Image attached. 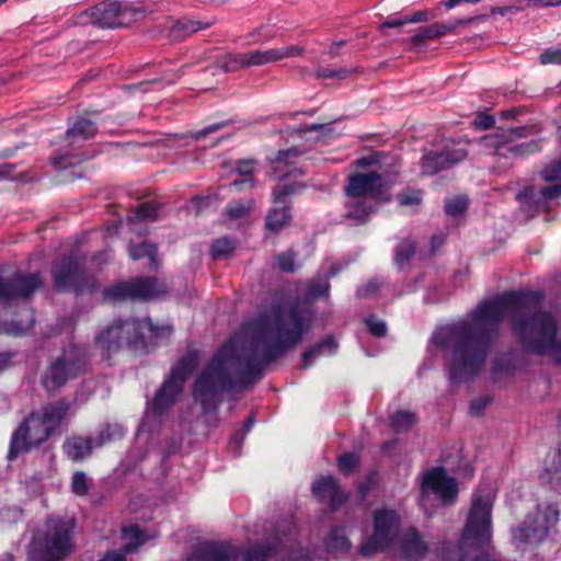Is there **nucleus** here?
Wrapping results in <instances>:
<instances>
[{"label":"nucleus","instance_id":"nucleus-3","mask_svg":"<svg viewBox=\"0 0 561 561\" xmlns=\"http://www.w3.org/2000/svg\"><path fill=\"white\" fill-rule=\"evenodd\" d=\"M265 543L251 546L244 553L230 541H207L197 545L188 561H298L291 549L296 540V527L286 517L268 529Z\"/></svg>","mask_w":561,"mask_h":561},{"label":"nucleus","instance_id":"nucleus-26","mask_svg":"<svg viewBox=\"0 0 561 561\" xmlns=\"http://www.w3.org/2000/svg\"><path fill=\"white\" fill-rule=\"evenodd\" d=\"M137 321L140 323L137 332L144 333V335L138 336V341H141L144 339H167L173 332L172 327H170L169 324L156 325L148 318Z\"/></svg>","mask_w":561,"mask_h":561},{"label":"nucleus","instance_id":"nucleus-29","mask_svg":"<svg viewBox=\"0 0 561 561\" xmlns=\"http://www.w3.org/2000/svg\"><path fill=\"white\" fill-rule=\"evenodd\" d=\"M547 482L561 489V450H556L546 460L545 476Z\"/></svg>","mask_w":561,"mask_h":561},{"label":"nucleus","instance_id":"nucleus-64","mask_svg":"<svg viewBox=\"0 0 561 561\" xmlns=\"http://www.w3.org/2000/svg\"><path fill=\"white\" fill-rule=\"evenodd\" d=\"M343 44H344V42H343V41L334 43V44L330 47V49H329V51H328V53H329V55H330L331 57H335V56L339 54V48H340Z\"/></svg>","mask_w":561,"mask_h":561},{"label":"nucleus","instance_id":"nucleus-23","mask_svg":"<svg viewBox=\"0 0 561 561\" xmlns=\"http://www.w3.org/2000/svg\"><path fill=\"white\" fill-rule=\"evenodd\" d=\"M94 447V438L72 436L65 442L62 448L71 460L80 461L89 457Z\"/></svg>","mask_w":561,"mask_h":561},{"label":"nucleus","instance_id":"nucleus-40","mask_svg":"<svg viewBox=\"0 0 561 561\" xmlns=\"http://www.w3.org/2000/svg\"><path fill=\"white\" fill-rule=\"evenodd\" d=\"M301 187L302 186L297 183H289L283 179L273 192L275 204H283L285 197L297 193Z\"/></svg>","mask_w":561,"mask_h":561},{"label":"nucleus","instance_id":"nucleus-56","mask_svg":"<svg viewBox=\"0 0 561 561\" xmlns=\"http://www.w3.org/2000/svg\"><path fill=\"white\" fill-rule=\"evenodd\" d=\"M379 288V283L377 280H371L364 287L358 289V296L362 298H367L375 294Z\"/></svg>","mask_w":561,"mask_h":561},{"label":"nucleus","instance_id":"nucleus-32","mask_svg":"<svg viewBox=\"0 0 561 561\" xmlns=\"http://www.w3.org/2000/svg\"><path fill=\"white\" fill-rule=\"evenodd\" d=\"M449 167L450 165L439 151H430L422 160V173L425 175H433Z\"/></svg>","mask_w":561,"mask_h":561},{"label":"nucleus","instance_id":"nucleus-52","mask_svg":"<svg viewBox=\"0 0 561 561\" xmlns=\"http://www.w3.org/2000/svg\"><path fill=\"white\" fill-rule=\"evenodd\" d=\"M433 38H438L434 24L420 28L413 41L414 43H420Z\"/></svg>","mask_w":561,"mask_h":561},{"label":"nucleus","instance_id":"nucleus-39","mask_svg":"<svg viewBox=\"0 0 561 561\" xmlns=\"http://www.w3.org/2000/svg\"><path fill=\"white\" fill-rule=\"evenodd\" d=\"M236 249V242L228 238L216 239L211 244V255L214 259H226Z\"/></svg>","mask_w":561,"mask_h":561},{"label":"nucleus","instance_id":"nucleus-30","mask_svg":"<svg viewBox=\"0 0 561 561\" xmlns=\"http://www.w3.org/2000/svg\"><path fill=\"white\" fill-rule=\"evenodd\" d=\"M95 133L96 128L93 123L87 119H81L76 122L72 127L68 129L67 137L72 144H75L78 140L92 138Z\"/></svg>","mask_w":561,"mask_h":561},{"label":"nucleus","instance_id":"nucleus-6","mask_svg":"<svg viewBox=\"0 0 561 561\" xmlns=\"http://www.w3.org/2000/svg\"><path fill=\"white\" fill-rule=\"evenodd\" d=\"M71 528L59 518L49 519L27 549L28 561H62L72 552Z\"/></svg>","mask_w":561,"mask_h":561},{"label":"nucleus","instance_id":"nucleus-13","mask_svg":"<svg viewBox=\"0 0 561 561\" xmlns=\"http://www.w3.org/2000/svg\"><path fill=\"white\" fill-rule=\"evenodd\" d=\"M458 495L457 483L445 469L438 467L426 471L421 480V505L427 507L433 500L444 505L453 504Z\"/></svg>","mask_w":561,"mask_h":561},{"label":"nucleus","instance_id":"nucleus-41","mask_svg":"<svg viewBox=\"0 0 561 561\" xmlns=\"http://www.w3.org/2000/svg\"><path fill=\"white\" fill-rule=\"evenodd\" d=\"M426 20H427L426 14L424 12L419 11V12L413 13L412 15H407V16H402V18H390L389 20L385 21L380 25V28L401 27L409 23H417V22L426 21Z\"/></svg>","mask_w":561,"mask_h":561},{"label":"nucleus","instance_id":"nucleus-24","mask_svg":"<svg viewBox=\"0 0 561 561\" xmlns=\"http://www.w3.org/2000/svg\"><path fill=\"white\" fill-rule=\"evenodd\" d=\"M542 178L546 182H556L541 190L543 199L557 198L561 195V161H554L542 170Z\"/></svg>","mask_w":561,"mask_h":561},{"label":"nucleus","instance_id":"nucleus-50","mask_svg":"<svg viewBox=\"0 0 561 561\" xmlns=\"http://www.w3.org/2000/svg\"><path fill=\"white\" fill-rule=\"evenodd\" d=\"M278 266L284 272L295 271V255L291 251L284 252L277 257Z\"/></svg>","mask_w":561,"mask_h":561},{"label":"nucleus","instance_id":"nucleus-5","mask_svg":"<svg viewBox=\"0 0 561 561\" xmlns=\"http://www.w3.org/2000/svg\"><path fill=\"white\" fill-rule=\"evenodd\" d=\"M197 365V357L193 354L182 357L171 369L170 376L164 380L156 393L152 404L147 408L139 426V434L151 432L154 423L159 421L174 404L180 396L188 375Z\"/></svg>","mask_w":561,"mask_h":561},{"label":"nucleus","instance_id":"nucleus-55","mask_svg":"<svg viewBox=\"0 0 561 561\" xmlns=\"http://www.w3.org/2000/svg\"><path fill=\"white\" fill-rule=\"evenodd\" d=\"M490 403V399L488 397H481L478 400H474L470 404V414L473 416H479L483 409Z\"/></svg>","mask_w":561,"mask_h":561},{"label":"nucleus","instance_id":"nucleus-21","mask_svg":"<svg viewBox=\"0 0 561 561\" xmlns=\"http://www.w3.org/2000/svg\"><path fill=\"white\" fill-rule=\"evenodd\" d=\"M148 537L137 527L128 526L123 529L124 548L107 552L100 561H125L127 553L142 545Z\"/></svg>","mask_w":561,"mask_h":561},{"label":"nucleus","instance_id":"nucleus-18","mask_svg":"<svg viewBox=\"0 0 561 561\" xmlns=\"http://www.w3.org/2000/svg\"><path fill=\"white\" fill-rule=\"evenodd\" d=\"M55 286L59 289L82 290L84 272L77 257L69 256L56 263L53 270Z\"/></svg>","mask_w":561,"mask_h":561},{"label":"nucleus","instance_id":"nucleus-28","mask_svg":"<svg viewBox=\"0 0 561 561\" xmlns=\"http://www.w3.org/2000/svg\"><path fill=\"white\" fill-rule=\"evenodd\" d=\"M337 347L336 342L332 337H327L317 346L305 352L302 355V367L308 368L312 365L313 360L323 355H332Z\"/></svg>","mask_w":561,"mask_h":561},{"label":"nucleus","instance_id":"nucleus-17","mask_svg":"<svg viewBox=\"0 0 561 561\" xmlns=\"http://www.w3.org/2000/svg\"><path fill=\"white\" fill-rule=\"evenodd\" d=\"M519 134L513 129L497 130L482 138H479L474 144L485 149H493L500 154H504L503 150H507L514 154H524L530 152L534 146L530 144H518L513 145L516 137Z\"/></svg>","mask_w":561,"mask_h":561},{"label":"nucleus","instance_id":"nucleus-53","mask_svg":"<svg viewBox=\"0 0 561 561\" xmlns=\"http://www.w3.org/2000/svg\"><path fill=\"white\" fill-rule=\"evenodd\" d=\"M540 62L542 65L561 64V49H547L540 55Z\"/></svg>","mask_w":561,"mask_h":561},{"label":"nucleus","instance_id":"nucleus-57","mask_svg":"<svg viewBox=\"0 0 561 561\" xmlns=\"http://www.w3.org/2000/svg\"><path fill=\"white\" fill-rule=\"evenodd\" d=\"M255 162L253 160L240 161L237 165V171L241 175H249L254 170Z\"/></svg>","mask_w":561,"mask_h":561},{"label":"nucleus","instance_id":"nucleus-62","mask_svg":"<svg viewBox=\"0 0 561 561\" xmlns=\"http://www.w3.org/2000/svg\"><path fill=\"white\" fill-rule=\"evenodd\" d=\"M535 196V190L533 187H526L522 193L518 194V198L523 202L527 198H533Z\"/></svg>","mask_w":561,"mask_h":561},{"label":"nucleus","instance_id":"nucleus-27","mask_svg":"<svg viewBox=\"0 0 561 561\" xmlns=\"http://www.w3.org/2000/svg\"><path fill=\"white\" fill-rule=\"evenodd\" d=\"M467 147L468 142L465 140H446L439 152L451 167L467 156Z\"/></svg>","mask_w":561,"mask_h":561},{"label":"nucleus","instance_id":"nucleus-60","mask_svg":"<svg viewBox=\"0 0 561 561\" xmlns=\"http://www.w3.org/2000/svg\"><path fill=\"white\" fill-rule=\"evenodd\" d=\"M221 127H222L221 124H214V125L207 126L205 129L199 130V131L196 133V138H201V137L206 136L207 134L217 131Z\"/></svg>","mask_w":561,"mask_h":561},{"label":"nucleus","instance_id":"nucleus-47","mask_svg":"<svg viewBox=\"0 0 561 561\" xmlns=\"http://www.w3.org/2000/svg\"><path fill=\"white\" fill-rule=\"evenodd\" d=\"M358 457L355 454H344L339 458V469L348 474L358 466Z\"/></svg>","mask_w":561,"mask_h":561},{"label":"nucleus","instance_id":"nucleus-10","mask_svg":"<svg viewBox=\"0 0 561 561\" xmlns=\"http://www.w3.org/2000/svg\"><path fill=\"white\" fill-rule=\"evenodd\" d=\"M558 519L559 511L554 505L539 506L536 512L529 514L513 530V540L518 548L536 546L545 539L549 529L557 524Z\"/></svg>","mask_w":561,"mask_h":561},{"label":"nucleus","instance_id":"nucleus-43","mask_svg":"<svg viewBox=\"0 0 561 561\" xmlns=\"http://www.w3.org/2000/svg\"><path fill=\"white\" fill-rule=\"evenodd\" d=\"M251 207L252 204L250 202L247 204L241 202L231 203L227 207V216L232 220L242 219L249 215Z\"/></svg>","mask_w":561,"mask_h":561},{"label":"nucleus","instance_id":"nucleus-36","mask_svg":"<svg viewBox=\"0 0 561 561\" xmlns=\"http://www.w3.org/2000/svg\"><path fill=\"white\" fill-rule=\"evenodd\" d=\"M124 434L125 430L123 426L118 424L107 425L101 430L98 436L94 438V446L101 447L108 442L122 438Z\"/></svg>","mask_w":561,"mask_h":561},{"label":"nucleus","instance_id":"nucleus-33","mask_svg":"<svg viewBox=\"0 0 561 561\" xmlns=\"http://www.w3.org/2000/svg\"><path fill=\"white\" fill-rule=\"evenodd\" d=\"M300 157L301 153L295 148L285 151H279L275 160V171L284 172L285 175H290L296 169L287 170V168L296 165L299 162Z\"/></svg>","mask_w":561,"mask_h":561},{"label":"nucleus","instance_id":"nucleus-37","mask_svg":"<svg viewBox=\"0 0 561 561\" xmlns=\"http://www.w3.org/2000/svg\"><path fill=\"white\" fill-rule=\"evenodd\" d=\"M416 422L415 414L410 411H397L391 416V426L396 432H405Z\"/></svg>","mask_w":561,"mask_h":561},{"label":"nucleus","instance_id":"nucleus-42","mask_svg":"<svg viewBox=\"0 0 561 561\" xmlns=\"http://www.w3.org/2000/svg\"><path fill=\"white\" fill-rule=\"evenodd\" d=\"M157 254V249L153 244L142 242L138 245L129 247V255L133 260H139L141 257H149L153 263Z\"/></svg>","mask_w":561,"mask_h":561},{"label":"nucleus","instance_id":"nucleus-59","mask_svg":"<svg viewBox=\"0 0 561 561\" xmlns=\"http://www.w3.org/2000/svg\"><path fill=\"white\" fill-rule=\"evenodd\" d=\"M379 157H380L379 153H375V154H371L368 157H364V158L359 159L357 162L362 167L371 165L379 161Z\"/></svg>","mask_w":561,"mask_h":561},{"label":"nucleus","instance_id":"nucleus-46","mask_svg":"<svg viewBox=\"0 0 561 561\" xmlns=\"http://www.w3.org/2000/svg\"><path fill=\"white\" fill-rule=\"evenodd\" d=\"M468 206V199L465 196H456L446 203V211L450 216H458L462 214Z\"/></svg>","mask_w":561,"mask_h":561},{"label":"nucleus","instance_id":"nucleus-9","mask_svg":"<svg viewBox=\"0 0 561 561\" xmlns=\"http://www.w3.org/2000/svg\"><path fill=\"white\" fill-rule=\"evenodd\" d=\"M139 12L126 2L103 0L82 11L78 15V23L93 24L101 28H116L130 24Z\"/></svg>","mask_w":561,"mask_h":561},{"label":"nucleus","instance_id":"nucleus-16","mask_svg":"<svg viewBox=\"0 0 561 561\" xmlns=\"http://www.w3.org/2000/svg\"><path fill=\"white\" fill-rule=\"evenodd\" d=\"M157 288L156 278H135L130 282L118 283L104 291V296L108 300L121 299H147L160 295Z\"/></svg>","mask_w":561,"mask_h":561},{"label":"nucleus","instance_id":"nucleus-7","mask_svg":"<svg viewBox=\"0 0 561 561\" xmlns=\"http://www.w3.org/2000/svg\"><path fill=\"white\" fill-rule=\"evenodd\" d=\"M388 183L371 171L350 176L346 187V211L353 219L363 220L373 210V201L387 199Z\"/></svg>","mask_w":561,"mask_h":561},{"label":"nucleus","instance_id":"nucleus-12","mask_svg":"<svg viewBox=\"0 0 561 561\" xmlns=\"http://www.w3.org/2000/svg\"><path fill=\"white\" fill-rule=\"evenodd\" d=\"M400 518L394 511L379 510L374 516V533L360 543L363 556H371L390 548L399 534Z\"/></svg>","mask_w":561,"mask_h":561},{"label":"nucleus","instance_id":"nucleus-8","mask_svg":"<svg viewBox=\"0 0 561 561\" xmlns=\"http://www.w3.org/2000/svg\"><path fill=\"white\" fill-rule=\"evenodd\" d=\"M88 362V353L83 346L68 345L46 369L42 385L48 392L57 390L69 379L76 378L83 371Z\"/></svg>","mask_w":561,"mask_h":561},{"label":"nucleus","instance_id":"nucleus-22","mask_svg":"<svg viewBox=\"0 0 561 561\" xmlns=\"http://www.w3.org/2000/svg\"><path fill=\"white\" fill-rule=\"evenodd\" d=\"M214 24V21H197L188 18H183L170 22L168 26V36L170 39L179 42L194 34L195 32L208 28Z\"/></svg>","mask_w":561,"mask_h":561},{"label":"nucleus","instance_id":"nucleus-51","mask_svg":"<svg viewBox=\"0 0 561 561\" xmlns=\"http://www.w3.org/2000/svg\"><path fill=\"white\" fill-rule=\"evenodd\" d=\"M462 24L461 20L454 22H444V23H434L436 28V34L438 37L445 36L447 34L454 33L458 25Z\"/></svg>","mask_w":561,"mask_h":561},{"label":"nucleus","instance_id":"nucleus-25","mask_svg":"<svg viewBox=\"0 0 561 561\" xmlns=\"http://www.w3.org/2000/svg\"><path fill=\"white\" fill-rule=\"evenodd\" d=\"M21 319L18 321H11L10 323H0V333L8 334H23L28 331L34 323V314L31 309L23 306L21 310Z\"/></svg>","mask_w":561,"mask_h":561},{"label":"nucleus","instance_id":"nucleus-58","mask_svg":"<svg viewBox=\"0 0 561 561\" xmlns=\"http://www.w3.org/2000/svg\"><path fill=\"white\" fill-rule=\"evenodd\" d=\"M316 77L318 79H335L334 69L321 67L317 69Z\"/></svg>","mask_w":561,"mask_h":561},{"label":"nucleus","instance_id":"nucleus-48","mask_svg":"<svg viewBox=\"0 0 561 561\" xmlns=\"http://www.w3.org/2000/svg\"><path fill=\"white\" fill-rule=\"evenodd\" d=\"M369 332L375 336H383L387 332L386 323L376 317H369L365 320Z\"/></svg>","mask_w":561,"mask_h":561},{"label":"nucleus","instance_id":"nucleus-63","mask_svg":"<svg viewBox=\"0 0 561 561\" xmlns=\"http://www.w3.org/2000/svg\"><path fill=\"white\" fill-rule=\"evenodd\" d=\"M236 190H241L243 186H252L251 179H243L241 181H233L231 184Z\"/></svg>","mask_w":561,"mask_h":561},{"label":"nucleus","instance_id":"nucleus-49","mask_svg":"<svg viewBox=\"0 0 561 561\" xmlns=\"http://www.w3.org/2000/svg\"><path fill=\"white\" fill-rule=\"evenodd\" d=\"M399 204L402 206L417 205L422 201L420 191H407L398 196Z\"/></svg>","mask_w":561,"mask_h":561},{"label":"nucleus","instance_id":"nucleus-14","mask_svg":"<svg viewBox=\"0 0 561 561\" xmlns=\"http://www.w3.org/2000/svg\"><path fill=\"white\" fill-rule=\"evenodd\" d=\"M305 48L298 45L268 48L265 50H251L244 54L229 55L224 65L227 71H236L240 68L264 66L287 58L301 56Z\"/></svg>","mask_w":561,"mask_h":561},{"label":"nucleus","instance_id":"nucleus-38","mask_svg":"<svg viewBox=\"0 0 561 561\" xmlns=\"http://www.w3.org/2000/svg\"><path fill=\"white\" fill-rule=\"evenodd\" d=\"M158 217V208L154 203L151 202H145L141 203L136 210L134 211L133 216L129 218V221L131 224H136L138 221L142 220H154Z\"/></svg>","mask_w":561,"mask_h":561},{"label":"nucleus","instance_id":"nucleus-19","mask_svg":"<svg viewBox=\"0 0 561 561\" xmlns=\"http://www.w3.org/2000/svg\"><path fill=\"white\" fill-rule=\"evenodd\" d=\"M312 493L320 501L328 503L333 508L346 500L345 493L340 489L335 478L323 476L312 484Z\"/></svg>","mask_w":561,"mask_h":561},{"label":"nucleus","instance_id":"nucleus-2","mask_svg":"<svg viewBox=\"0 0 561 561\" xmlns=\"http://www.w3.org/2000/svg\"><path fill=\"white\" fill-rule=\"evenodd\" d=\"M311 322L312 313L308 309L277 307L243 333L230 337L195 382L194 398L203 411H215L225 391L243 388L263 365L298 344Z\"/></svg>","mask_w":561,"mask_h":561},{"label":"nucleus","instance_id":"nucleus-61","mask_svg":"<svg viewBox=\"0 0 561 561\" xmlns=\"http://www.w3.org/2000/svg\"><path fill=\"white\" fill-rule=\"evenodd\" d=\"M355 70L350 68L334 69L335 79H345L351 76Z\"/></svg>","mask_w":561,"mask_h":561},{"label":"nucleus","instance_id":"nucleus-31","mask_svg":"<svg viewBox=\"0 0 561 561\" xmlns=\"http://www.w3.org/2000/svg\"><path fill=\"white\" fill-rule=\"evenodd\" d=\"M325 547L330 552H346L351 542L343 528H334L325 539Z\"/></svg>","mask_w":561,"mask_h":561},{"label":"nucleus","instance_id":"nucleus-20","mask_svg":"<svg viewBox=\"0 0 561 561\" xmlns=\"http://www.w3.org/2000/svg\"><path fill=\"white\" fill-rule=\"evenodd\" d=\"M398 550L404 559L416 561L426 554L428 546L415 529H409L400 537Z\"/></svg>","mask_w":561,"mask_h":561},{"label":"nucleus","instance_id":"nucleus-34","mask_svg":"<svg viewBox=\"0 0 561 561\" xmlns=\"http://www.w3.org/2000/svg\"><path fill=\"white\" fill-rule=\"evenodd\" d=\"M290 217L287 208L274 207L266 217V228L276 232L289 221Z\"/></svg>","mask_w":561,"mask_h":561},{"label":"nucleus","instance_id":"nucleus-11","mask_svg":"<svg viewBox=\"0 0 561 561\" xmlns=\"http://www.w3.org/2000/svg\"><path fill=\"white\" fill-rule=\"evenodd\" d=\"M42 284V278L36 273L0 271V302L4 307L24 302Z\"/></svg>","mask_w":561,"mask_h":561},{"label":"nucleus","instance_id":"nucleus-4","mask_svg":"<svg viewBox=\"0 0 561 561\" xmlns=\"http://www.w3.org/2000/svg\"><path fill=\"white\" fill-rule=\"evenodd\" d=\"M69 405L65 401L48 404L41 411L33 412L13 433L9 458L44 443L66 417Z\"/></svg>","mask_w":561,"mask_h":561},{"label":"nucleus","instance_id":"nucleus-54","mask_svg":"<svg viewBox=\"0 0 561 561\" xmlns=\"http://www.w3.org/2000/svg\"><path fill=\"white\" fill-rule=\"evenodd\" d=\"M493 123L494 118L488 114H479L473 121L474 127L481 130L490 128Z\"/></svg>","mask_w":561,"mask_h":561},{"label":"nucleus","instance_id":"nucleus-45","mask_svg":"<svg viewBox=\"0 0 561 561\" xmlns=\"http://www.w3.org/2000/svg\"><path fill=\"white\" fill-rule=\"evenodd\" d=\"M71 490L77 495H85L89 491V480L84 472H75L71 480Z\"/></svg>","mask_w":561,"mask_h":561},{"label":"nucleus","instance_id":"nucleus-44","mask_svg":"<svg viewBox=\"0 0 561 561\" xmlns=\"http://www.w3.org/2000/svg\"><path fill=\"white\" fill-rule=\"evenodd\" d=\"M414 252V244L410 240H404L399 243V245L396 249V263L399 266H402L413 254Z\"/></svg>","mask_w":561,"mask_h":561},{"label":"nucleus","instance_id":"nucleus-35","mask_svg":"<svg viewBox=\"0 0 561 561\" xmlns=\"http://www.w3.org/2000/svg\"><path fill=\"white\" fill-rule=\"evenodd\" d=\"M330 285L328 277H317L312 279L306 290V298L310 301L317 300L329 294Z\"/></svg>","mask_w":561,"mask_h":561},{"label":"nucleus","instance_id":"nucleus-1","mask_svg":"<svg viewBox=\"0 0 561 561\" xmlns=\"http://www.w3.org/2000/svg\"><path fill=\"white\" fill-rule=\"evenodd\" d=\"M540 293L511 291L481 301L466 319L438 328L432 342L445 355L453 382L467 381L484 365L491 340L504 318L523 345L561 363V340L554 318L541 309Z\"/></svg>","mask_w":561,"mask_h":561},{"label":"nucleus","instance_id":"nucleus-15","mask_svg":"<svg viewBox=\"0 0 561 561\" xmlns=\"http://www.w3.org/2000/svg\"><path fill=\"white\" fill-rule=\"evenodd\" d=\"M139 322L136 319L127 321H115L112 325L103 330L95 337L96 345L104 352L111 353L124 344H134L138 342V336L144 335L142 332L138 333Z\"/></svg>","mask_w":561,"mask_h":561}]
</instances>
